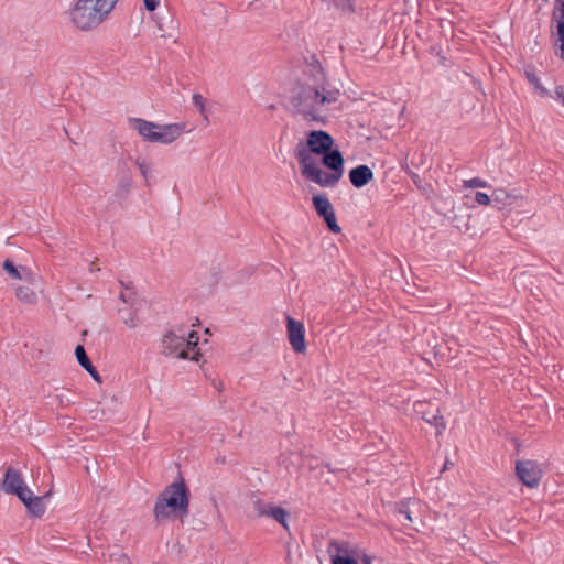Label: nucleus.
Wrapping results in <instances>:
<instances>
[{"label":"nucleus","mask_w":564,"mask_h":564,"mask_svg":"<svg viewBox=\"0 0 564 564\" xmlns=\"http://www.w3.org/2000/svg\"><path fill=\"white\" fill-rule=\"evenodd\" d=\"M340 93L336 88L319 89L312 87L308 82L296 80L291 89L289 102L294 115H300L306 121L326 123L323 111L326 106L338 100Z\"/></svg>","instance_id":"1"},{"label":"nucleus","mask_w":564,"mask_h":564,"mask_svg":"<svg viewBox=\"0 0 564 564\" xmlns=\"http://www.w3.org/2000/svg\"><path fill=\"white\" fill-rule=\"evenodd\" d=\"M189 488L180 475L159 494L153 508L155 521L183 520L189 512Z\"/></svg>","instance_id":"2"},{"label":"nucleus","mask_w":564,"mask_h":564,"mask_svg":"<svg viewBox=\"0 0 564 564\" xmlns=\"http://www.w3.org/2000/svg\"><path fill=\"white\" fill-rule=\"evenodd\" d=\"M112 11L106 0H78L70 10V20L82 31L98 26Z\"/></svg>","instance_id":"3"},{"label":"nucleus","mask_w":564,"mask_h":564,"mask_svg":"<svg viewBox=\"0 0 564 564\" xmlns=\"http://www.w3.org/2000/svg\"><path fill=\"white\" fill-rule=\"evenodd\" d=\"M130 127L138 131L142 139L151 143L170 144L183 132L184 126L178 123L159 124L141 118H131Z\"/></svg>","instance_id":"4"},{"label":"nucleus","mask_w":564,"mask_h":564,"mask_svg":"<svg viewBox=\"0 0 564 564\" xmlns=\"http://www.w3.org/2000/svg\"><path fill=\"white\" fill-rule=\"evenodd\" d=\"M333 137L324 130H312L307 133L305 141H300L295 148V156L299 165L316 163L312 154L321 155L334 147Z\"/></svg>","instance_id":"5"},{"label":"nucleus","mask_w":564,"mask_h":564,"mask_svg":"<svg viewBox=\"0 0 564 564\" xmlns=\"http://www.w3.org/2000/svg\"><path fill=\"white\" fill-rule=\"evenodd\" d=\"M327 553L330 557V564H372V558L364 554L358 562L357 551L349 546L347 542H339L332 539L327 545Z\"/></svg>","instance_id":"6"},{"label":"nucleus","mask_w":564,"mask_h":564,"mask_svg":"<svg viewBox=\"0 0 564 564\" xmlns=\"http://www.w3.org/2000/svg\"><path fill=\"white\" fill-rule=\"evenodd\" d=\"M300 82H308L312 87L319 89H329L324 68L315 54L304 57V68L302 70V79Z\"/></svg>","instance_id":"7"},{"label":"nucleus","mask_w":564,"mask_h":564,"mask_svg":"<svg viewBox=\"0 0 564 564\" xmlns=\"http://www.w3.org/2000/svg\"><path fill=\"white\" fill-rule=\"evenodd\" d=\"M312 205L317 216L324 220L327 229L330 232L339 234L341 231V228L336 219L335 209L326 194L319 193L313 195Z\"/></svg>","instance_id":"8"},{"label":"nucleus","mask_w":564,"mask_h":564,"mask_svg":"<svg viewBox=\"0 0 564 564\" xmlns=\"http://www.w3.org/2000/svg\"><path fill=\"white\" fill-rule=\"evenodd\" d=\"M161 352L166 356H176L181 359H188L189 352L185 349V334H175L173 330L167 332L161 341ZM202 355L196 351L191 357L192 360L198 361V357Z\"/></svg>","instance_id":"9"},{"label":"nucleus","mask_w":564,"mask_h":564,"mask_svg":"<svg viewBox=\"0 0 564 564\" xmlns=\"http://www.w3.org/2000/svg\"><path fill=\"white\" fill-rule=\"evenodd\" d=\"M302 176L322 187H334L343 177L334 172H324L317 163L301 165Z\"/></svg>","instance_id":"10"},{"label":"nucleus","mask_w":564,"mask_h":564,"mask_svg":"<svg viewBox=\"0 0 564 564\" xmlns=\"http://www.w3.org/2000/svg\"><path fill=\"white\" fill-rule=\"evenodd\" d=\"M0 488L6 494L17 496L19 500H24L23 496L30 490L24 482L21 471L13 467L7 468Z\"/></svg>","instance_id":"11"},{"label":"nucleus","mask_w":564,"mask_h":564,"mask_svg":"<svg viewBox=\"0 0 564 564\" xmlns=\"http://www.w3.org/2000/svg\"><path fill=\"white\" fill-rule=\"evenodd\" d=\"M516 475L519 480L529 488L539 486L543 471L536 462L531 459L517 460Z\"/></svg>","instance_id":"12"},{"label":"nucleus","mask_w":564,"mask_h":564,"mask_svg":"<svg viewBox=\"0 0 564 564\" xmlns=\"http://www.w3.org/2000/svg\"><path fill=\"white\" fill-rule=\"evenodd\" d=\"M117 187L115 192L116 198L121 202L124 200L132 188L133 176L127 161L119 160L117 163Z\"/></svg>","instance_id":"13"},{"label":"nucleus","mask_w":564,"mask_h":564,"mask_svg":"<svg viewBox=\"0 0 564 564\" xmlns=\"http://www.w3.org/2000/svg\"><path fill=\"white\" fill-rule=\"evenodd\" d=\"M286 332L291 347L297 354L306 351L305 329L302 322L291 316L286 317Z\"/></svg>","instance_id":"14"},{"label":"nucleus","mask_w":564,"mask_h":564,"mask_svg":"<svg viewBox=\"0 0 564 564\" xmlns=\"http://www.w3.org/2000/svg\"><path fill=\"white\" fill-rule=\"evenodd\" d=\"M154 20L158 28L156 36L164 40H173V42H175L177 34V21L173 14L169 11L164 14L158 13L154 15Z\"/></svg>","instance_id":"15"},{"label":"nucleus","mask_w":564,"mask_h":564,"mask_svg":"<svg viewBox=\"0 0 564 564\" xmlns=\"http://www.w3.org/2000/svg\"><path fill=\"white\" fill-rule=\"evenodd\" d=\"M322 156V164L330 170V172H334L340 176L344 174V156L341 152L338 149H334L333 147L327 152H324V154H321Z\"/></svg>","instance_id":"16"},{"label":"nucleus","mask_w":564,"mask_h":564,"mask_svg":"<svg viewBox=\"0 0 564 564\" xmlns=\"http://www.w3.org/2000/svg\"><path fill=\"white\" fill-rule=\"evenodd\" d=\"M348 177L352 186L362 188L373 180V172L368 165L359 164L348 172Z\"/></svg>","instance_id":"17"},{"label":"nucleus","mask_w":564,"mask_h":564,"mask_svg":"<svg viewBox=\"0 0 564 564\" xmlns=\"http://www.w3.org/2000/svg\"><path fill=\"white\" fill-rule=\"evenodd\" d=\"M48 496H50V492H47L46 495H44L42 497L34 496L30 489L29 492L23 496L24 500H20V501L25 506L28 512L31 516H33L35 518H41L45 513V510H46V507H45L43 500H44V498H46Z\"/></svg>","instance_id":"18"},{"label":"nucleus","mask_w":564,"mask_h":564,"mask_svg":"<svg viewBox=\"0 0 564 564\" xmlns=\"http://www.w3.org/2000/svg\"><path fill=\"white\" fill-rule=\"evenodd\" d=\"M2 269L14 280H29L32 275L31 271L23 265H15L11 259H6Z\"/></svg>","instance_id":"19"},{"label":"nucleus","mask_w":564,"mask_h":564,"mask_svg":"<svg viewBox=\"0 0 564 564\" xmlns=\"http://www.w3.org/2000/svg\"><path fill=\"white\" fill-rule=\"evenodd\" d=\"M261 513H265V517H270L279 522L284 529L289 530L288 518L290 516L289 511L284 508L276 506L274 503H270V507L267 510H261Z\"/></svg>","instance_id":"20"},{"label":"nucleus","mask_w":564,"mask_h":564,"mask_svg":"<svg viewBox=\"0 0 564 564\" xmlns=\"http://www.w3.org/2000/svg\"><path fill=\"white\" fill-rule=\"evenodd\" d=\"M118 315L122 323L129 328H135L141 323L135 308L128 306L121 307L118 310Z\"/></svg>","instance_id":"21"},{"label":"nucleus","mask_w":564,"mask_h":564,"mask_svg":"<svg viewBox=\"0 0 564 564\" xmlns=\"http://www.w3.org/2000/svg\"><path fill=\"white\" fill-rule=\"evenodd\" d=\"M422 419L426 423L435 426L436 435H440L445 429V421H444V417L440 414L438 409L436 410L435 413L424 412Z\"/></svg>","instance_id":"22"},{"label":"nucleus","mask_w":564,"mask_h":564,"mask_svg":"<svg viewBox=\"0 0 564 564\" xmlns=\"http://www.w3.org/2000/svg\"><path fill=\"white\" fill-rule=\"evenodd\" d=\"M517 198L516 195L507 193L505 189H495L491 196V200L495 203L498 209L505 208L507 202L510 200L509 204L512 203Z\"/></svg>","instance_id":"23"},{"label":"nucleus","mask_w":564,"mask_h":564,"mask_svg":"<svg viewBox=\"0 0 564 564\" xmlns=\"http://www.w3.org/2000/svg\"><path fill=\"white\" fill-rule=\"evenodd\" d=\"M17 297L24 303L33 304L36 302V294L29 286H19L15 290Z\"/></svg>","instance_id":"24"},{"label":"nucleus","mask_w":564,"mask_h":564,"mask_svg":"<svg viewBox=\"0 0 564 564\" xmlns=\"http://www.w3.org/2000/svg\"><path fill=\"white\" fill-rule=\"evenodd\" d=\"M553 35L556 36L554 40L555 53L562 59H564V25L555 26V32H553Z\"/></svg>","instance_id":"25"},{"label":"nucleus","mask_w":564,"mask_h":564,"mask_svg":"<svg viewBox=\"0 0 564 564\" xmlns=\"http://www.w3.org/2000/svg\"><path fill=\"white\" fill-rule=\"evenodd\" d=\"M552 21L555 26L564 25V0H555L552 11Z\"/></svg>","instance_id":"26"},{"label":"nucleus","mask_w":564,"mask_h":564,"mask_svg":"<svg viewBox=\"0 0 564 564\" xmlns=\"http://www.w3.org/2000/svg\"><path fill=\"white\" fill-rule=\"evenodd\" d=\"M106 564H130V558L122 551H116L109 554L108 558L104 560Z\"/></svg>","instance_id":"27"},{"label":"nucleus","mask_w":564,"mask_h":564,"mask_svg":"<svg viewBox=\"0 0 564 564\" xmlns=\"http://www.w3.org/2000/svg\"><path fill=\"white\" fill-rule=\"evenodd\" d=\"M75 356H76L78 364L84 369H86L87 367H89L93 364L83 345L76 346Z\"/></svg>","instance_id":"28"},{"label":"nucleus","mask_w":564,"mask_h":564,"mask_svg":"<svg viewBox=\"0 0 564 564\" xmlns=\"http://www.w3.org/2000/svg\"><path fill=\"white\" fill-rule=\"evenodd\" d=\"M198 339H199V337H198L197 332L191 330L188 333V337L185 338V349L187 351L195 349L197 346Z\"/></svg>","instance_id":"29"},{"label":"nucleus","mask_w":564,"mask_h":564,"mask_svg":"<svg viewBox=\"0 0 564 564\" xmlns=\"http://www.w3.org/2000/svg\"><path fill=\"white\" fill-rule=\"evenodd\" d=\"M486 186H487V182L479 177H474V178L464 181V187H466V188H478V187H486Z\"/></svg>","instance_id":"30"},{"label":"nucleus","mask_w":564,"mask_h":564,"mask_svg":"<svg viewBox=\"0 0 564 564\" xmlns=\"http://www.w3.org/2000/svg\"><path fill=\"white\" fill-rule=\"evenodd\" d=\"M193 104L199 109V112L206 117L205 98L200 94L193 95Z\"/></svg>","instance_id":"31"},{"label":"nucleus","mask_w":564,"mask_h":564,"mask_svg":"<svg viewBox=\"0 0 564 564\" xmlns=\"http://www.w3.org/2000/svg\"><path fill=\"white\" fill-rule=\"evenodd\" d=\"M398 513L403 518V519H400L402 524H405V521L410 522V523L413 521L411 511L405 506H402L401 508H399Z\"/></svg>","instance_id":"32"},{"label":"nucleus","mask_w":564,"mask_h":564,"mask_svg":"<svg viewBox=\"0 0 564 564\" xmlns=\"http://www.w3.org/2000/svg\"><path fill=\"white\" fill-rule=\"evenodd\" d=\"M475 200L479 205H484V206H487V205H489L492 202L491 197L489 195H487L486 193H482V192H477L475 194Z\"/></svg>","instance_id":"33"},{"label":"nucleus","mask_w":564,"mask_h":564,"mask_svg":"<svg viewBox=\"0 0 564 564\" xmlns=\"http://www.w3.org/2000/svg\"><path fill=\"white\" fill-rule=\"evenodd\" d=\"M253 507H254V511H256L257 516L262 517V516H265V513H261V510H267V508L270 507V503H265L261 499H257L253 502Z\"/></svg>","instance_id":"34"},{"label":"nucleus","mask_w":564,"mask_h":564,"mask_svg":"<svg viewBox=\"0 0 564 564\" xmlns=\"http://www.w3.org/2000/svg\"><path fill=\"white\" fill-rule=\"evenodd\" d=\"M143 3L147 11L153 12L159 6V0H143Z\"/></svg>","instance_id":"35"},{"label":"nucleus","mask_w":564,"mask_h":564,"mask_svg":"<svg viewBox=\"0 0 564 564\" xmlns=\"http://www.w3.org/2000/svg\"><path fill=\"white\" fill-rule=\"evenodd\" d=\"M139 170H140V173L141 175L145 178V181L148 180V172H149V166L148 164L144 162V161H137L135 162Z\"/></svg>","instance_id":"36"},{"label":"nucleus","mask_w":564,"mask_h":564,"mask_svg":"<svg viewBox=\"0 0 564 564\" xmlns=\"http://www.w3.org/2000/svg\"><path fill=\"white\" fill-rule=\"evenodd\" d=\"M525 75L530 84L534 85L535 87H540V79L535 73L527 72Z\"/></svg>","instance_id":"37"},{"label":"nucleus","mask_w":564,"mask_h":564,"mask_svg":"<svg viewBox=\"0 0 564 564\" xmlns=\"http://www.w3.org/2000/svg\"><path fill=\"white\" fill-rule=\"evenodd\" d=\"M409 175L411 176L413 183L419 187V188H422V178L420 177L419 174L414 173V172H409Z\"/></svg>","instance_id":"38"},{"label":"nucleus","mask_w":564,"mask_h":564,"mask_svg":"<svg viewBox=\"0 0 564 564\" xmlns=\"http://www.w3.org/2000/svg\"><path fill=\"white\" fill-rule=\"evenodd\" d=\"M90 376H91V378H93L96 382H98V383H100V382H101V377H100V375H99V372H98V370H97V369H96V370H94V372H93V373H90Z\"/></svg>","instance_id":"39"},{"label":"nucleus","mask_w":564,"mask_h":564,"mask_svg":"<svg viewBox=\"0 0 564 564\" xmlns=\"http://www.w3.org/2000/svg\"><path fill=\"white\" fill-rule=\"evenodd\" d=\"M119 299H120L123 303H129V301H130V297H129L126 293H123V292H121V293H120Z\"/></svg>","instance_id":"40"},{"label":"nucleus","mask_w":564,"mask_h":564,"mask_svg":"<svg viewBox=\"0 0 564 564\" xmlns=\"http://www.w3.org/2000/svg\"><path fill=\"white\" fill-rule=\"evenodd\" d=\"M110 9H113L118 0H106Z\"/></svg>","instance_id":"41"},{"label":"nucleus","mask_w":564,"mask_h":564,"mask_svg":"<svg viewBox=\"0 0 564 564\" xmlns=\"http://www.w3.org/2000/svg\"><path fill=\"white\" fill-rule=\"evenodd\" d=\"M89 375L94 372V370H96V367L91 364L89 367H87L85 369Z\"/></svg>","instance_id":"42"},{"label":"nucleus","mask_w":564,"mask_h":564,"mask_svg":"<svg viewBox=\"0 0 564 564\" xmlns=\"http://www.w3.org/2000/svg\"><path fill=\"white\" fill-rule=\"evenodd\" d=\"M120 284L127 290L130 289V285L128 283H124L123 281H120Z\"/></svg>","instance_id":"43"},{"label":"nucleus","mask_w":564,"mask_h":564,"mask_svg":"<svg viewBox=\"0 0 564 564\" xmlns=\"http://www.w3.org/2000/svg\"><path fill=\"white\" fill-rule=\"evenodd\" d=\"M448 466H449V462H448V460H446V462H445V464H444V467H443L442 471H443V470H445V469H447V468H448Z\"/></svg>","instance_id":"44"},{"label":"nucleus","mask_w":564,"mask_h":564,"mask_svg":"<svg viewBox=\"0 0 564 564\" xmlns=\"http://www.w3.org/2000/svg\"><path fill=\"white\" fill-rule=\"evenodd\" d=\"M268 109H269V110H274V109H275V106H274V105H270V106L268 107Z\"/></svg>","instance_id":"45"},{"label":"nucleus","mask_w":564,"mask_h":564,"mask_svg":"<svg viewBox=\"0 0 564 564\" xmlns=\"http://www.w3.org/2000/svg\"><path fill=\"white\" fill-rule=\"evenodd\" d=\"M457 228L460 229V221H457Z\"/></svg>","instance_id":"46"},{"label":"nucleus","mask_w":564,"mask_h":564,"mask_svg":"<svg viewBox=\"0 0 564 564\" xmlns=\"http://www.w3.org/2000/svg\"><path fill=\"white\" fill-rule=\"evenodd\" d=\"M457 228L460 229V221H457Z\"/></svg>","instance_id":"47"},{"label":"nucleus","mask_w":564,"mask_h":564,"mask_svg":"<svg viewBox=\"0 0 564 564\" xmlns=\"http://www.w3.org/2000/svg\"><path fill=\"white\" fill-rule=\"evenodd\" d=\"M542 1H543L544 3H547V2H549V0H542Z\"/></svg>","instance_id":"48"}]
</instances>
